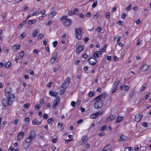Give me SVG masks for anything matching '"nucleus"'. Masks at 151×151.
<instances>
[{"label":"nucleus","mask_w":151,"mask_h":151,"mask_svg":"<svg viewBox=\"0 0 151 151\" xmlns=\"http://www.w3.org/2000/svg\"><path fill=\"white\" fill-rule=\"evenodd\" d=\"M15 100V96L13 94H11L8 97L4 98L2 101V104L4 107L10 106L12 105Z\"/></svg>","instance_id":"obj_1"},{"label":"nucleus","mask_w":151,"mask_h":151,"mask_svg":"<svg viewBox=\"0 0 151 151\" xmlns=\"http://www.w3.org/2000/svg\"><path fill=\"white\" fill-rule=\"evenodd\" d=\"M70 80V78L69 77H67L61 85L60 88L59 93L60 95L63 94L65 91L66 89L68 86Z\"/></svg>","instance_id":"obj_2"},{"label":"nucleus","mask_w":151,"mask_h":151,"mask_svg":"<svg viewBox=\"0 0 151 151\" xmlns=\"http://www.w3.org/2000/svg\"><path fill=\"white\" fill-rule=\"evenodd\" d=\"M67 17L66 15H64L61 17L60 20L63 24L65 27H68L71 25L72 21L70 19H66Z\"/></svg>","instance_id":"obj_3"},{"label":"nucleus","mask_w":151,"mask_h":151,"mask_svg":"<svg viewBox=\"0 0 151 151\" xmlns=\"http://www.w3.org/2000/svg\"><path fill=\"white\" fill-rule=\"evenodd\" d=\"M82 28H77L75 30V36L76 38L78 40L81 39V33L82 32Z\"/></svg>","instance_id":"obj_4"},{"label":"nucleus","mask_w":151,"mask_h":151,"mask_svg":"<svg viewBox=\"0 0 151 151\" xmlns=\"http://www.w3.org/2000/svg\"><path fill=\"white\" fill-rule=\"evenodd\" d=\"M143 114L142 113L136 114L135 116L134 121L137 122H139L143 117Z\"/></svg>","instance_id":"obj_5"},{"label":"nucleus","mask_w":151,"mask_h":151,"mask_svg":"<svg viewBox=\"0 0 151 151\" xmlns=\"http://www.w3.org/2000/svg\"><path fill=\"white\" fill-rule=\"evenodd\" d=\"M97 61V60L94 58H91L88 60L89 63L92 65H95Z\"/></svg>","instance_id":"obj_6"},{"label":"nucleus","mask_w":151,"mask_h":151,"mask_svg":"<svg viewBox=\"0 0 151 151\" xmlns=\"http://www.w3.org/2000/svg\"><path fill=\"white\" fill-rule=\"evenodd\" d=\"M103 101H99L95 102L94 104L95 107L96 109L101 108L103 106Z\"/></svg>","instance_id":"obj_7"},{"label":"nucleus","mask_w":151,"mask_h":151,"mask_svg":"<svg viewBox=\"0 0 151 151\" xmlns=\"http://www.w3.org/2000/svg\"><path fill=\"white\" fill-rule=\"evenodd\" d=\"M129 88L130 87L129 86L125 84L122 85L120 86V89L124 91H128L129 90Z\"/></svg>","instance_id":"obj_8"},{"label":"nucleus","mask_w":151,"mask_h":151,"mask_svg":"<svg viewBox=\"0 0 151 151\" xmlns=\"http://www.w3.org/2000/svg\"><path fill=\"white\" fill-rule=\"evenodd\" d=\"M84 46L83 45H81L79 46L76 49V53L78 54H79L82 51L84 48Z\"/></svg>","instance_id":"obj_9"},{"label":"nucleus","mask_w":151,"mask_h":151,"mask_svg":"<svg viewBox=\"0 0 151 151\" xmlns=\"http://www.w3.org/2000/svg\"><path fill=\"white\" fill-rule=\"evenodd\" d=\"M112 148L110 145H106L102 150L101 151H111Z\"/></svg>","instance_id":"obj_10"},{"label":"nucleus","mask_w":151,"mask_h":151,"mask_svg":"<svg viewBox=\"0 0 151 151\" xmlns=\"http://www.w3.org/2000/svg\"><path fill=\"white\" fill-rule=\"evenodd\" d=\"M12 92L11 88L9 87H6L5 90V95L6 96H8Z\"/></svg>","instance_id":"obj_11"},{"label":"nucleus","mask_w":151,"mask_h":151,"mask_svg":"<svg viewBox=\"0 0 151 151\" xmlns=\"http://www.w3.org/2000/svg\"><path fill=\"white\" fill-rule=\"evenodd\" d=\"M149 66L146 64H145L142 66L140 70L142 72H144L148 69Z\"/></svg>","instance_id":"obj_12"},{"label":"nucleus","mask_w":151,"mask_h":151,"mask_svg":"<svg viewBox=\"0 0 151 151\" xmlns=\"http://www.w3.org/2000/svg\"><path fill=\"white\" fill-rule=\"evenodd\" d=\"M102 55L100 51H97L95 52L93 55V57L94 58H98L99 57L101 56Z\"/></svg>","instance_id":"obj_13"},{"label":"nucleus","mask_w":151,"mask_h":151,"mask_svg":"<svg viewBox=\"0 0 151 151\" xmlns=\"http://www.w3.org/2000/svg\"><path fill=\"white\" fill-rule=\"evenodd\" d=\"M116 117L115 115L110 114L107 118V121L109 122H112Z\"/></svg>","instance_id":"obj_14"},{"label":"nucleus","mask_w":151,"mask_h":151,"mask_svg":"<svg viewBox=\"0 0 151 151\" xmlns=\"http://www.w3.org/2000/svg\"><path fill=\"white\" fill-rule=\"evenodd\" d=\"M41 121H39L36 119H34L32 122V124L34 125H39L41 124Z\"/></svg>","instance_id":"obj_15"},{"label":"nucleus","mask_w":151,"mask_h":151,"mask_svg":"<svg viewBox=\"0 0 151 151\" xmlns=\"http://www.w3.org/2000/svg\"><path fill=\"white\" fill-rule=\"evenodd\" d=\"M24 133L23 132H20L17 135V138L19 139H20L22 138L24 135Z\"/></svg>","instance_id":"obj_16"},{"label":"nucleus","mask_w":151,"mask_h":151,"mask_svg":"<svg viewBox=\"0 0 151 151\" xmlns=\"http://www.w3.org/2000/svg\"><path fill=\"white\" fill-rule=\"evenodd\" d=\"M107 94L106 92H104L101 94L100 95L98 96V97H99L102 100L103 99L105 98Z\"/></svg>","instance_id":"obj_17"},{"label":"nucleus","mask_w":151,"mask_h":151,"mask_svg":"<svg viewBox=\"0 0 151 151\" xmlns=\"http://www.w3.org/2000/svg\"><path fill=\"white\" fill-rule=\"evenodd\" d=\"M36 136V133L34 131H32L29 135V137L33 139Z\"/></svg>","instance_id":"obj_18"},{"label":"nucleus","mask_w":151,"mask_h":151,"mask_svg":"<svg viewBox=\"0 0 151 151\" xmlns=\"http://www.w3.org/2000/svg\"><path fill=\"white\" fill-rule=\"evenodd\" d=\"M20 46L21 45H20L17 44L14 45L12 47L13 50L14 51L18 49L19 48Z\"/></svg>","instance_id":"obj_19"},{"label":"nucleus","mask_w":151,"mask_h":151,"mask_svg":"<svg viewBox=\"0 0 151 151\" xmlns=\"http://www.w3.org/2000/svg\"><path fill=\"white\" fill-rule=\"evenodd\" d=\"M39 33L38 29H36L34 30L33 32L32 36L35 37L37 36V34Z\"/></svg>","instance_id":"obj_20"},{"label":"nucleus","mask_w":151,"mask_h":151,"mask_svg":"<svg viewBox=\"0 0 151 151\" xmlns=\"http://www.w3.org/2000/svg\"><path fill=\"white\" fill-rule=\"evenodd\" d=\"M88 139V138L85 136L83 137L81 139V142L83 144L86 143Z\"/></svg>","instance_id":"obj_21"},{"label":"nucleus","mask_w":151,"mask_h":151,"mask_svg":"<svg viewBox=\"0 0 151 151\" xmlns=\"http://www.w3.org/2000/svg\"><path fill=\"white\" fill-rule=\"evenodd\" d=\"M49 93L51 96L53 97H56L57 96V92H53L52 91L50 90L49 91Z\"/></svg>","instance_id":"obj_22"},{"label":"nucleus","mask_w":151,"mask_h":151,"mask_svg":"<svg viewBox=\"0 0 151 151\" xmlns=\"http://www.w3.org/2000/svg\"><path fill=\"white\" fill-rule=\"evenodd\" d=\"M127 139V137L126 136H124L123 135H121L119 139V141H122L126 140Z\"/></svg>","instance_id":"obj_23"},{"label":"nucleus","mask_w":151,"mask_h":151,"mask_svg":"<svg viewBox=\"0 0 151 151\" xmlns=\"http://www.w3.org/2000/svg\"><path fill=\"white\" fill-rule=\"evenodd\" d=\"M56 13L55 12H52L48 15V17L49 18H52L56 15Z\"/></svg>","instance_id":"obj_24"},{"label":"nucleus","mask_w":151,"mask_h":151,"mask_svg":"<svg viewBox=\"0 0 151 151\" xmlns=\"http://www.w3.org/2000/svg\"><path fill=\"white\" fill-rule=\"evenodd\" d=\"M121 38V36H119L118 35H116V37H115L114 38V40L115 41H116L117 42H119L120 39Z\"/></svg>","instance_id":"obj_25"},{"label":"nucleus","mask_w":151,"mask_h":151,"mask_svg":"<svg viewBox=\"0 0 151 151\" xmlns=\"http://www.w3.org/2000/svg\"><path fill=\"white\" fill-rule=\"evenodd\" d=\"M98 117V115L96 113L93 114L90 116V118L91 119H94Z\"/></svg>","instance_id":"obj_26"},{"label":"nucleus","mask_w":151,"mask_h":151,"mask_svg":"<svg viewBox=\"0 0 151 151\" xmlns=\"http://www.w3.org/2000/svg\"><path fill=\"white\" fill-rule=\"evenodd\" d=\"M33 139L29 137H28L26 139L25 142L26 143H28L31 142L32 140H33Z\"/></svg>","instance_id":"obj_27"},{"label":"nucleus","mask_w":151,"mask_h":151,"mask_svg":"<svg viewBox=\"0 0 151 151\" xmlns=\"http://www.w3.org/2000/svg\"><path fill=\"white\" fill-rule=\"evenodd\" d=\"M24 52L23 51H22L21 52H19V55L18 56L19 58H22L24 55Z\"/></svg>","instance_id":"obj_28"},{"label":"nucleus","mask_w":151,"mask_h":151,"mask_svg":"<svg viewBox=\"0 0 151 151\" xmlns=\"http://www.w3.org/2000/svg\"><path fill=\"white\" fill-rule=\"evenodd\" d=\"M57 57L56 56H53V55L52 58H51V59L50 60V62L52 63H54Z\"/></svg>","instance_id":"obj_29"},{"label":"nucleus","mask_w":151,"mask_h":151,"mask_svg":"<svg viewBox=\"0 0 151 151\" xmlns=\"http://www.w3.org/2000/svg\"><path fill=\"white\" fill-rule=\"evenodd\" d=\"M27 21L26 20H24L22 23L20 24L18 26V27L19 28L22 27V26L27 23Z\"/></svg>","instance_id":"obj_30"},{"label":"nucleus","mask_w":151,"mask_h":151,"mask_svg":"<svg viewBox=\"0 0 151 151\" xmlns=\"http://www.w3.org/2000/svg\"><path fill=\"white\" fill-rule=\"evenodd\" d=\"M99 16V13H96L93 17L92 18L94 19H98Z\"/></svg>","instance_id":"obj_31"},{"label":"nucleus","mask_w":151,"mask_h":151,"mask_svg":"<svg viewBox=\"0 0 151 151\" xmlns=\"http://www.w3.org/2000/svg\"><path fill=\"white\" fill-rule=\"evenodd\" d=\"M107 46V45H105L102 48V49H100V51H100L101 53V52H104L106 50Z\"/></svg>","instance_id":"obj_32"},{"label":"nucleus","mask_w":151,"mask_h":151,"mask_svg":"<svg viewBox=\"0 0 151 151\" xmlns=\"http://www.w3.org/2000/svg\"><path fill=\"white\" fill-rule=\"evenodd\" d=\"M122 117L118 116L116 119V123H119L122 120Z\"/></svg>","instance_id":"obj_33"},{"label":"nucleus","mask_w":151,"mask_h":151,"mask_svg":"<svg viewBox=\"0 0 151 151\" xmlns=\"http://www.w3.org/2000/svg\"><path fill=\"white\" fill-rule=\"evenodd\" d=\"M36 22V20L35 19L32 20H29L28 21V24H31Z\"/></svg>","instance_id":"obj_34"},{"label":"nucleus","mask_w":151,"mask_h":151,"mask_svg":"<svg viewBox=\"0 0 151 151\" xmlns=\"http://www.w3.org/2000/svg\"><path fill=\"white\" fill-rule=\"evenodd\" d=\"M57 106V98H56L53 104L52 107V109H54Z\"/></svg>","instance_id":"obj_35"},{"label":"nucleus","mask_w":151,"mask_h":151,"mask_svg":"<svg viewBox=\"0 0 151 151\" xmlns=\"http://www.w3.org/2000/svg\"><path fill=\"white\" fill-rule=\"evenodd\" d=\"M119 83V81H116L114 83V87L118 88H117V86L118 85Z\"/></svg>","instance_id":"obj_36"},{"label":"nucleus","mask_w":151,"mask_h":151,"mask_svg":"<svg viewBox=\"0 0 151 151\" xmlns=\"http://www.w3.org/2000/svg\"><path fill=\"white\" fill-rule=\"evenodd\" d=\"M117 88L113 87V88L111 90V93H113L115 92L117 90Z\"/></svg>","instance_id":"obj_37"},{"label":"nucleus","mask_w":151,"mask_h":151,"mask_svg":"<svg viewBox=\"0 0 151 151\" xmlns=\"http://www.w3.org/2000/svg\"><path fill=\"white\" fill-rule=\"evenodd\" d=\"M40 13L41 14L43 15L42 16V17H45L46 16V15L45 14V10L44 9L43 10L41 11H40Z\"/></svg>","instance_id":"obj_38"},{"label":"nucleus","mask_w":151,"mask_h":151,"mask_svg":"<svg viewBox=\"0 0 151 151\" xmlns=\"http://www.w3.org/2000/svg\"><path fill=\"white\" fill-rule=\"evenodd\" d=\"M134 94V91H132L129 92V96L130 97L133 96Z\"/></svg>","instance_id":"obj_39"},{"label":"nucleus","mask_w":151,"mask_h":151,"mask_svg":"<svg viewBox=\"0 0 151 151\" xmlns=\"http://www.w3.org/2000/svg\"><path fill=\"white\" fill-rule=\"evenodd\" d=\"M132 148L131 147L126 148L124 150V151H132Z\"/></svg>","instance_id":"obj_40"},{"label":"nucleus","mask_w":151,"mask_h":151,"mask_svg":"<svg viewBox=\"0 0 151 151\" xmlns=\"http://www.w3.org/2000/svg\"><path fill=\"white\" fill-rule=\"evenodd\" d=\"M95 92L94 91H91L88 93V96L89 97H92L94 95Z\"/></svg>","instance_id":"obj_41"},{"label":"nucleus","mask_w":151,"mask_h":151,"mask_svg":"<svg viewBox=\"0 0 151 151\" xmlns=\"http://www.w3.org/2000/svg\"><path fill=\"white\" fill-rule=\"evenodd\" d=\"M95 100L96 102H99V101H103L99 97H98V96L95 98Z\"/></svg>","instance_id":"obj_42"},{"label":"nucleus","mask_w":151,"mask_h":151,"mask_svg":"<svg viewBox=\"0 0 151 151\" xmlns=\"http://www.w3.org/2000/svg\"><path fill=\"white\" fill-rule=\"evenodd\" d=\"M146 84H144L142 86V87L141 88L140 90V91L142 92L143 91L144 89H145L146 86Z\"/></svg>","instance_id":"obj_43"},{"label":"nucleus","mask_w":151,"mask_h":151,"mask_svg":"<svg viewBox=\"0 0 151 151\" xmlns=\"http://www.w3.org/2000/svg\"><path fill=\"white\" fill-rule=\"evenodd\" d=\"M26 34L25 33L23 32V33L20 35L19 37V38L20 39H23L24 37L25 36Z\"/></svg>","instance_id":"obj_44"},{"label":"nucleus","mask_w":151,"mask_h":151,"mask_svg":"<svg viewBox=\"0 0 151 151\" xmlns=\"http://www.w3.org/2000/svg\"><path fill=\"white\" fill-rule=\"evenodd\" d=\"M11 65V63L10 62H8L5 64V66L7 68H9L10 65Z\"/></svg>","instance_id":"obj_45"},{"label":"nucleus","mask_w":151,"mask_h":151,"mask_svg":"<svg viewBox=\"0 0 151 151\" xmlns=\"http://www.w3.org/2000/svg\"><path fill=\"white\" fill-rule=\"evenodd\" d=\"M47 41L48 40L47 39H44L43 41V45H46L47 43Z\"/></svg>","instance_id":"obj_46"},{"label":"nucleus","mask_w":151,"mask_h":151,"mask_svg":"<svg viewBox=\"0 0 151 151\" xmlns=\"http://www.w3.org/2000/svg\"><path fill=\"white\" fill-rule=\"evenodd\" d=\"M97 4V1H95L93 4L92 7L93 8H94L96 6Z\"/></svg>","instance_id":"obj_47"},{"label":"nucleus","mask_w":151,"mask_h":151,"mask_svg":"<svg viewBox=\"0 0 151 151\" xmlns=\"http://www.w3.org/2000/svg\"><path fill=\"white\" fill-rule=\"evenodd\" d=\"M44 36V35L43 34H39L38 35V40L41 39H42V38Z\"/></svg>","instance_id":"obj_48"},{"label":"nucleus","mask_w":151,"mask_h":151,"mask_svg":"<svg viewBox=\"0 0 151 151\" xmlns=\"http://www.w3.org/2000/svg\"><path fill=\"white\" fill-rule=\"evenodd\" d=\"M142 125L145 127H147L148 126V124L146 122H143L142 124Z\"/></svg>","instance_id":"obj_49"},{"label":"nucleus","mask_w":151,"mask_h":151,"mask_svg":"<svg viewBox=\"0 0 151 151\" xmlns=\"http://www.w3.org/2000/svg\"><path fill=\"white\" fill-rule=\"evenodd\" d=\"M30 106V104L29 103H27L24 104V107L25 108L27 109Z\"/></svg>","instance_id":"obj_50"},{"label":"nucleus","mask_w":151,"mask_h":151,"mask_svg":"<svg viewBox=\"0 0 151 151\" xmlns=\"http://www.w3.org/2000/svg\"><path fill=\"white\" fill-rule=\"evenodd\" d=\"M105 16L106 18L107 19H109L110 18V14L109 12H107L105 14Z\"/></svg>","instance_id":"obj_51"},{"label":"nucleus","mask_w":151,"mask_h":151,"mask_svg":"<svg viewBox=\"0 0 151 151\" xmlns=\"http://www.w3.org/2000/svg\"><path fill=\"white\" fill-rule=\"evenodd\" d=\"M28 147V145H27L26 143H24L23 144V147L24 149H27Z\"/></svg>","instance_id":"obj_52"},{"label":"nucleus","mask_w":151,"mask_h":151,"mask_svg":"<svg viewBox=\"0 0 151 151\" xmlns=\"http://www.w3.org/2000/svg\"><path fill=\"white\" fill-rule=\"evenodd\" d=\"M41 106V105L39 104H37L35 106V108L36 110H37L36 109H39Z\"/></svg>","instance_id":"obj_53"},{"label":"nucleus","mask_w":151,"mask_h":151,"mask_svg":"<svg viewBox=\"0 0 151 151\" xmlns=\"http://www.w3.org/2000/svg\"><path fill=\"white\" fill-rule=\"evenodd\" d=\"M137 41L138 42H137V45H141V42H142V40H137Z\"/></svg>","instance_id":"obj_54"},{"label":"nucleus","mask_w":151,"mask_h":151,"mask_svg":"<svg viewBox=\"0 0 151 151\" xmlns=\"http://www.w3.org/2000/svg\"><path fill=\"white\" fill-rule=\"evenodd\" d=\"M53 119L52 118H50L47 120V122L48 124H50V123L53 121Z\"/></svg>","instance_id":"obj_55"},{"label":"nucleus","mask_w":151,"mask_h":151,"mask_svg":"<svg viewBox=\"0 0 151 151\" xmlns=\"http://www.w3.org/2000/svg\"><path fill=\"white\" fill-rule=\"evenodd\" d=\"M103 113H104L103 111H102V112L99 111L97 113H96V114H97L98 115V116L99 115L100 116V115H102L103 114Z\"/></svg>","instance_id":"obj_56"},{"label":"nucleus","mask_w":151,"mask_h":151,"mask_svg":"<svg viewBox=\"0 0 151 151\" xmlns=\"http://www.w3.org/2000/svg\"><path fill=\"white\" fill-rule=\"evenodd\" d=\"M35 14L34 13V12L32 14H30L29 15H28L27 16V17L26 18V19H28L29 17H31L32 16H33V15L35 16Z\"/></svg>","instance_id":"obj_57"},{"label":"nucleus","mask_w":151,"mask_h":151,"mask_svg":"<svg viewBox=\"0 0 151 151\" xmlns=\"http://www.w3.org/2000/svg\"><path fill=\"white\" fill-rule=\"evenodd\" d=\"M29 73L30 75L32 76L34 75V71H32L30 70H29Z\"/></svg>","instance_id":"obj_58"},{"label":"nucleus","mask_w":151,"mask_h":151,"mask_svg":"<svg viewBox=\"0 0 151 151\" xmlns=\"http://www.w3.org/2000/svg\"><path fill=\"white\" fill-rule=\"evenodd\" d=\"M34 13L35 14V16H36L37 15H38L40 14V11H36L35 12H34Z\"/></svg>","instance_id":"obj_59"},{"label":"nucleus","mask_w":151,"mask_h":151,"mask_svg":"<svg viewBox=\"0 0 151 151\" xmlns=\"http://www.w3.org/2000/svg\"><path fill=\"white\" fill-rule=\"evenodd\" d=\"M126 16V14L125 13H123L121 15V17L123 19H124Z\"/></svg>","instance_id":"obj_60"},{"label":"nucleus","mask_w":151,"mask_h":151,"mask_svg":"<svg viewBox=\"0 0 151 151\" xmlns=\"http://www.w3.org/2000/svg\"><path fill=\"white\" fill-rule=\"evenodd\" d=\"M39 52V51L38 50L35 49L33 51V53H34L37 54Z\"/></svg>","instance_id":"obj_61"},{"label":"nucleus","mask_w":151,"mask_h":151,"mask_svg":"<svg viewBox=\"0 0 151 151\" xmlns=\"http://www.w3.org/2000/svg\"><path fill=\"white\" fill-rule=\"evenodd\" d=\"M106 128V127L105 126H104L102 127L101 129V131H103Z\"/></svg>","instance_id":"obj_62"},{"label":"nucleus","mask_w":151,"mask_h":151,"mask_svg":"<svg viewBox=\"0 0 151 151\" xmlns=\"http://www.w3.org/2000/svg\"><path fill=\"white\" fill-rule=\"evenodd\" d=\"M52 83H53L52 81L50 82L47 84V86L49 87H50L52 85Z\"/></svg>","instance_id":"obj_63"},{"label":"nucleus","mask_w":151,"mask_h":151,"mask_svg":"<svg viewBox=\"0 0 151 151\" xmlns=\"http://www.w3.org/2000/svg\"><path fill=\"white\" fill-rule=\"evenodd\" d=\"M74 14L72 11H70L68 12V14L70 16H72Z\"/></svg>","instance_id":"obj_64"}]
</instances>
